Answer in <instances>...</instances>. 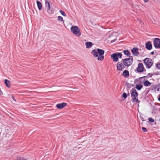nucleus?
I'll return each mask as SVG.
<instances>
[{"instance_id":"nucleus-1","label":"nucleus","mask_w":160,"mask_h":160,"mask_svg":"<svg viewBox=\"0 0 160 160\" xmlns=\"http://www.w3.org/2000/svg\"><path fill=\"white\" fill-rule=\"evenodd\" d=\"M97 50L95 49L92 50L91 51L92 54L94 58H97L98 61H102L104 59V51L102 49L97 48Z\"/></svg>"},{"instance_id":"nucleus-2","label":"nucleus","mask_w":160,"mask_h":160,"mask_svg":"<svg viewBox=\"0 0 160 160\" xmlns=\"http://www.w3.org/2000/svg\"><path fill=\"white\" fill-rule=\"evenodd\" d=\"M131 97L132 98V102H136L139 103L140 101L138 99V92L135 89L133 88L130 91Z\"/></svg>"},{"instance_id":"nucleus-3","label":"nucleus","mask_w":160,"mask_h":160,"mask_svg":"<svg viewBox=\"0 0 160 160\" xmlns=\"http://www.w3.org/2000/svg\"><path fill=\"white\" fill-rule=\"evenodd\" d=\"M128 58L122 59V62H123V65L125 66L128 67L132 64L133 61V57L130 55Z\"/></svg>"},{"instance_id":"nucleus-4","label":"nucleus","mask_w":160,"mask_h":160,"mask_svg":"<svg viewBox=\"0 0 160 160\" xmlns=\"http://www.w3.org/2000/svg\"><path fill=\"white\" fill-rule=\"evenodd\" d=\"M122 54L121 53L117 52L113 53L111 55V58L113 60V62H117L118 61V58H122Z\"/></svg>"},{"instance_id":"nucleus-5","label":"nucleus","mask_w":160,"mask_h":160,"mask_svg":"<svg viewBox=\"0 0 160 160\" xmlns=\"http://www.w3.org/2000/svg\"><path fill=\"white\" fill-rule=\"evenodd\" d=\"M143 61L147 69L150 68L153 65L152 61V59L150 58H146L144 59Z\"/></svg>"},{"instance_id":"nucleus-6","label":"nucleus","mask_w":160,"mask_h":160,"mask_svg":"<svg viewBox=\"0 0 160 160\" xmlns=\"http://www.w3.org/2000/svg\"><path fill=\"white\" fill-rule=\"evenodd\" d=\"M70 29L71 32L77 36L79 37L81 35L80 30L78 26H72Z\"/></svg>"},{"instance_id":"nucleus-7","label":"nucleus","mask_w":160,"mask_h":160,"mask_svg":"<svg viewBox=\"0 0 160 160\" xmlns=\"http://www.w3.org/2000/svg\"><path fill=\"white\" fill-rule=\"evenodd\" d=\"M146 70V69L144 68L143 64L141 63L138 64V67L137 68L136 70H135V71H137L138 73H141Z\"/></svg>"},{"instance_id":"nucleus-8","label":"nucleus","mask_w":160,"mask_h":160,"mask_svg":"<svg viewBox=\"0 0 160 160\" xmlns=\"http://www.w3.org/2000/svg\"><path fill=\"white\" fill-rule=\"evenodd\" d=\"M153 45L156 48H160V39L155 38L153 41Z\"/></svg>"},{"instance_id":"nucleus-9","label":"nucleus","mask_w":160,"mask_h":160,"mask_svg":"<svg viewBox=\"0 0 160 160\" xmlns=\"http://www.w3.org/2000/svg\"><path fill=\"white\" fill-rule=\"evenodd\" d=\"M131 51L132 55L134 56H137L139 54L138 49L137 47H134L131 50Z\"/></svg>"},{"instance_id":"nucleus-10","label":"nucleus","mask_w":160,"mask_h":160,"mask_svg":"<svg viewBox=\"0 0 160 160\" xmlns=\"http://www.w3.org/2000/svg\"><path fill=\"white\" fill-rule=\"evenodd\" d=\"M145 48L149 50H151L152 48V45L151 42L148 41L145 43Z\"/></svg>"},{"instance_id":"nucleus-11","label":"nucleus","mask_w":160,"mask_h":160,"mask_svg":"<svg viewBox=\"0 0 160 160\" xmlns=\"http://www.w3.org/2000/svg\"><path fill=\"white\" fill-rule=\"evenodd\" d=\"M67 105V103L65 102H62L61 103H58L57 104L56 107L58 109H61Z\"/></svg>"},{"instance_id":"nucleus-12","label":"nucleus","mask_w":160,"mask_h":160,"mask_svg":"<svg viewBox=\"0 0 160 160\" xmlns=\"http://www.w3.org/2000/svg\"><path fill=\"white\" fill-rule=\"evenodd\" d=\"M122 75L124 77L126 78H128L129 76V72L127 70H124L123 71Z\"/></svg>"},{"instance_id":"nucleus-13","label":"nucleus","mask_w":160,"mask_h":160,"mask_svg":"<svg viewBox=\"0 0 160 160\" xmlns=\"http://www.w3.org/2000/svg\"><path fill=\"white\" fill-rule=\"evenodd\" d=\"M122 64L121 62H118L117 63L116 66L117 70L118 71H122Z\"/></svg>"},{"instance_id":"nucleus-14","label":"nucleus","mask_w":160,"mask_h":160,"mask_svg":"<svg viewBox=\"0 0 160 160\" xmlns=\"http://www.w3.org/2000/svg\"><path fill=\"white\" fill-rule=\"evenodd\" d=\"M143 85L146 87H148L151 85V83L148 80H144V81L143 82Z\"/></svg>"},{"instance_id":"nucleus-15","label":"nucleus","mask_w":160,"mask_h":160,"mask_svg":"<svg viewBox=\"0 0 160 160\" xmlns=\"http://www.w3.org/2000/svg\"><path fill=\"white\" fill-rule=\"evenodd\" d=\"M45 6L47 8V10L48 12L49 11H50L51 9L50 4L49 2L47 0L46 1L45 3Z\"/></svg>"},{"instance_id":"nucleus-16","label":"nucleus","mask_w":160,"mask_h":160,"mask_svg":"<svg viewBox=\"0 0 160 160\" xmlns=\"http://www.w3.org/2000/svg\"><path fill=\"white\" fill-rule=\"evenodd\" d=\"M37 4L38 9L39 10H41L42 8V6L41 2L39 1H37Z\"/></svg>"},{"instance_id":"nucleus-17","label":"nucleus","mask_w":160,"mask_h":160,"mask_svg":"<svg viewBox=\"0 0 160 160\" xmlns=\"http://www.w3.org/2000/svg\"><path fill=\"white\" fill-rule=\"evenodd\" d=\"M142 87L143 85L141 84H137L136 85L135 88L138 91L141 90Z\"/></svg>"},{"instance_id":"nucleus-18","label":"nucleus","mask_w":160,"mask_h":160,"mask_svg":"<svg viewBox=\"0 0 160 160\" xmlns=\"http://www.w3.org/2000/svg\"><path fill=\"white\" fill-rule=\"evenodd\" d=\"M124 54L127 56H129L131 54L130 52L128 50H125L123 51Z\"/></svg>"},{"instance_id":"nucleus-19","label":"nucleus","mask_w":160,"mask_h":160,"mask_svg":"<svg viewBox=\"0 0 160 160\" xmlns=\"http://www.w3.org/2000/svg\"><path fill=\"white\" fill-rule=\"evenodd\" d=\"M4 83L5 84H6L7 87H10L11 85L10 84V82L9 81L5 79V80Z\"/></svg>"},{"instance_id":"nucleus-20","label":"nucleus","mask_w":160,"mask_h":160,"mask_svg":"<svg viewBox=\"0 0 160 160\" xmlns=\"http://www.w3.org/2000/svg\"><path fill=\"white\" fill-rule=\"evenodd\" d=\"M86 48H90V42H87L85 43Z\"/></svg>"},{"instance_id":"nucleus-21","label":"nucleus","mask_w":160,"mask_h":160,"mask_svg":"<svg viewBox=\"0 0 160 160\" xmlns=\"http://www.w3.org/2000/svg\"><path fill=\"white\" fill-rule=\"evenodd\" d=\"M122 97L124 99H126L127 98V95L126 93L124 92L122 95Z\"/></svg>"},{"instance_id":"nucleus-22","label":"nucleus","mask_w":160,"mask_h":160,"mask_svg":"<svg viewBox=\"0 0 160 160\" xmlns=\"http://www.w3.org/2000/svg\"><path fill=\"white\" fill-rule=\"evenodd\" d=\"M148 120L149 122L152 123L154 122L155 121L154 119L152 118H149L148 119Z\"/></svg>"},{"instance_id":"nucleus-23","label":"nucleus","mask_w":160,"mask_h":160,"mask_svg":"<svg viewBox=\"0 0 160 160\" xmlns=\"http://www.w3.org/2000/svg\"><path fill=\"white\" fill-rule=\"evenodd\" d=\"M59 12L61 13V14L63 16H66V14L65 13L64 11H62V10H60Z\"/></svg>"},{"instance_id":"nucleus-24","label":"nucleus","mask_w":160,"mask_h":160,"mask_svg":"<svg viewBox=\"0 0 160 160\" xmlns=\"http://www.w3.org/2000/svg\"><path fill=\"white\" fill-rule=\"evenodd\" d=\"M156 67L159 69H160V62L157 63L155 64Z\"/></svg>"},{"instance_id":"nucleus-25","label":"nucleus","mask_w":160,"mask_h":160,"mask_svg":"<svg viewBox=\"0 0 160 160\" xmlns=\"http://www.w3.org/2000/svg\"><path fill=\"white\" fill-rule=\"evenodd\" d=\"M58 20L59 21H63V18L61 16H58Z\"/></svg>"},{"instance_id":"nucleus-26","label":"nucleus","mask_w":160,"mask_h":160,"mask_svg":"<svg viewBox=\"0 0 160 160\" xmlns=\"http://www.w3.org/2000/svg\"><path fill=\"white\" fill-rule=\"evenodd\" d=\"M17 160H27L26 159L24 158H23L18 157H17Z\"/></svg>"},{"instance_id":"nucleus-27","label":"nucleus","mask_w":160,"mask_h":160,"mask_svg":"<svg viewBox=\"0 0 160 160\" xmlns=\"http://www.w3.org/2000/svg\"><path fill=\"white\" fill-rule=\"evenodd\" d=\"M126 85L127 86L128 89H130L131 88V84L128 82H126Z\"/></svg>"},{"instance_id":"nucleus-28","label":"nucleus","mask_w":160,"mask_h":160,"mask_svg":"<svg viewBox=\"0 0 160 160\" xmlns=\"http://www.w3.org/2000/svg\"><path fill=\"white\" fill-rule=\"evenodd\" d=\"M142 129L144 132H148L147 129L144 127H142Z\"/></svg>"},{"instance_id":"nucleus-29","label":"nucleus","mask_w":160,"mask_h":160,"mask_svg":"<svg viewBox=\"0 0 160 160\" xmlns=\"http://www.w3.org/2000/svg\"><path fill=\"white\" fill-rule=\"evenodd\" d=\"M160 89V84H158V88L157 89V91H159Z\"/></svg>"},{"instance_id":"nucleus-30","label":"nucleus","mask_w":160,"mask_h":160,"mask_svg":"<svg viewBox=\"0 0 160 160\" xmlns=\"http://www.w3.org/2000/svg\"><path fill=\"white\" fill-rule=\"evenodd\" d=\"M158 88V85H153V88L154 89H156V88L157 89Z\"/></svg>"},{"instance_id":"nucleus-31","label":"nucleus","mask_w":160,"mask_h":160,"mask_svg":"<svg viewBox=\"0 0 160 160\" xmlns=\"http://www.w3.org/2000/svg\"><path fill=\"white\" fill-rule=\"evenodd\" d=\"M148 77H152V74H151V73H148Z\"/></svg>"},{"instance_id":"nucleus-32","label":"nucleus","mask_w":160,"mask_h":160,"mask_svg":"<svg viewBox=\"0 0 160 160\" xmlns=\"http://www.w3.org/2000/svg\"><path fill=\"white\" fill-rule=\"evenodd\" d=\"M116 41V39H113V40H111V43H113V42H115Z\"/></svg>"},{"instance_id":"nucleus-33","label":"nucleus","mask_w":160,"mask_h":160,"mask_svg":"<svg viewBox=\"0 0 160 160\" xmlns=\"http://www.w3.org/2000/svg\"><path fill=\"white\" fill-rule=\"evenodd\" d=\"M147 76H143V77H140L139 78V79L140 80L142 78H147Z\"/></svg>"},{"instance_id":"nucleus-34","label":"nucleus","mask_w":160,"mask_h":160,"mask_svg":"<svg viewBox=\"0 0 160 160\" xmlns=\"http://www.w3.org/2000/svg\"><path fill=\"white\" fill-rule=\"evenodd\" d=\"M140 118L141 120H142V121H144V118L142 117H140Z\"/></svg>"},{"instance_id":"nucleus-35","label":"nucleus","mask_w":160,"mask_h":160,"mask_svg":"<svg viewBox=\"0 0 160 160\" xmlns=\"http://www.w3.org/2000/svg\"><path fill=\"white\" fill-rule=\"evenodd\" d=\"M158 100L159 101H160V94L158 95Z\"/></svg>"},{"instance_id":"nucleus-36","label":"nucleus","mask_w":160,"mask_h":160,"mask_svg":"<svg viewBox=\"0 0 160 160\" xmlns=\"http://www.w3.org/2000/svg\"><path fill=\"white\" fill-rule=\"evenodd\" d=\"M3 94V92L1 91V89H0V95H2Z\"/></svg>"},{"instance_id":"nucleus-37","label":"nucleus","mask_w":160,"mask_h":160,"mask_svg":"<svg viewBox=\"0 0 160 160\" xmlns=\"http://www.w3.org/2000/svg\"><path fill=\"white\" fill-rule=\"evenodd\" d=\"M124 68H125L122 65V71L124 69Z\"/></svg>"},{"instance_id":"nucleus-38","label":"nucleus","mask_w":160,"mask_h":160,"mask_svg":"<svg viewBox=\"0 0 160 160\" xmlns=\"http://www.w3.org/2000/svg\"><path fill=\"white\" fill-rule=\"evenodd\" d=\"M93 45V44L91 42V47Z\"/></svg>"},{"instance_id":"nucleus-39","label":"nucleus","mask_w":160,"mask_h":160,"mask_svg":"<svg viewBox=\"0 0 160 160\" xmlns=\"http://www.w3.org/2000/svg\"><path fill=\"white\" fill-rule=\"evenodd\" d=\"M12 99L13 100H14V101H16V100L14 99V97H13V96H12Z\"/></svg>"},{"instance_id":"nucleus-40","label":"nucleus","mask_w":160,"mask_h":160,"mask_svg":"<svg viewBox=\"0 0 160 160\" xmlns=\"http://www.w3.org/2000/svg\"><path fill=\"white\" fill-rule=\"evenodd\" d=\"M154 54V51H152L151 52V55H153Z\"/></svg>"},{"instance_id":"nucleus-41","label":"nucleus","mask_w":160,"mask_h":160,"mask_svg":"<svg viewBox=\"0 0 160 160\" xmlns=\"http://www.w3.org/2000/svg\"><path fill=\"white\" fill-rule=\"evenodd\" d=\"M143 1L145 3H146L148 2V0H143Z\"/></svg>"},{"instance_id":"nucleus-42","label":"nucleus","mask_w":160,"mask_h":160,"mask_svg":"<svg viewBox=\"0 0 160 160\" xmlns=\"http://www.w3.org/2000/svg\"><path fill=\"white\" fill-rule=\"evenodd\" d=\"M126 94H127V97H128V96H129L130 93L129 92H128V93H126Z\"/></svg>"},{"instance_id":"nucleus-43","label":"nucleus","mask_w":160,"mask_h":160,"mask_svg":"<svg viewBox=\"0 0 160 160\" xmlns=\"http://www.w3.org/2000/svg\"><path fill=\"white\" fill-rule=\"evenodd\" d=\"M131 84V86L132 87H133L134 86V85L133 84Z\"/></svg>"}]
</instances>
